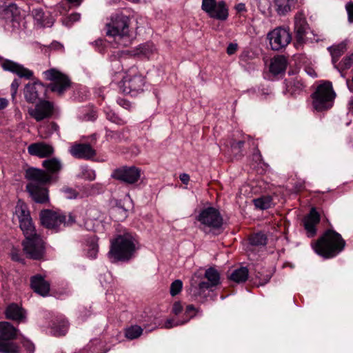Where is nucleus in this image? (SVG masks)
<instances>
[{"label": "nucleus", "mask_w": 353, "mask_h": 353, "mask_svg": "<svg viewBox=\"0 0 353 353\" xmlns=\"http://www.w3.org/2000/svg\"><path fill=\"white\" fill-rule=\"evenodd\" d=\"M112 176L124 183L133 184L139 179L141 170L134 166L122 167L114 170Z\"/></svg>", "instance_id": "ddd939ff"}, {"label": "nucleus", "mask_w": 353, "mask_h": 353, "mask_svg": "<svg viewBox=\"0 0 353 353\" xmlns=\"http://www.w3.org/2000/svg\"><path fill=\"white\" fill-rule=\"evenodd\" d=\"M15 215L18 218L19 227L26 237L23 241V251L32 259H40L44 254L43 241L36 232L26 204L19 200L15 206Z\"/></svg>", "instance_id": "f257e3e1"}, {"label": "nucleus", "mask_w": 353, "mask_h": 353, "mask_svg": "<svg viewBox=\"0 0 353 353\" xmlns=\"http://www.w3.org/2000/svg\"><path fill=\"white\" fill-rule=\"evenodd\" d=\"M26 178L36 185H43L50 180V176L43 170L33 168L26 170Z\"/></svg>", "instance_id": "412c9836"}, {"label": "nucleus", "mask_w": 353, "mask_h": 353, "mask_svg": "<svg viewBox=\"0 0 353 353\" xmlns=\"http://www.w3.org/2000/svg\"><path fill=\"white\" fill-rule=\"evenodd\" d=\"M143 332V329L139 325H133L125 330V336L130 340L139 337Z\"/></svg>", "instance_id": "f704fd0d"}, {"label": "nucleus", "mask_w": 353, "mask_h": 353, "mask_svg": "<svg viewBox=\"0 0 353 353\" xmlns=\"http://www.w3.org/2000/svg\"><path fill=\"white\" fill-rule=\"evenodd\" d=\"M88 219L91 220H97L101 217V212L95 208H90L86 211Z\"/></svg>", "instance_id": "c03bdc74"}, {"label": "nucleus", "mask_w": 353, "mask_h": 353, "mask_svg": "<svg viewBox=\"0 0 353 353\" xmlns=\"http://www.w3.org/2000/svg\"><path fill=\"white\" fill-rule=\"evenodd\" d=\"M8 105V101L6 98H0V110L4 109Z\"/></svg>", "instance_id": "bf43d9fd"}, {"label": "nucleus", "mask_w": 353, "mask_h": 353, "mask_svg": "<svg viewBox=\"0 0 353 353\" xmlns=\"http://www.w3.org/2000/svg\"><path fill=\"white\" fill-rule=\"evenodd\" d=\"M197 219L203 225L214 229L221 228L223 224V218L220 212L212 207L203 209Z\"/></svg>", "instance_id": "f8f14e48"}, {"label": "nucleus", "mask_w": 353, "mask_h": 353, "mask_svg": "<svg viewBox=\"0 0 353 353\" xmlns=\"http://www.w3.org/2000/svg\"><path fill=\"white\" fill-rule=\"evenodd\" d=\"M68 322L65 320L61 321L57 324H54L52 330L53 334L56 336H63L68 331Z\"/></svg>", "instance_id": "c9c22d12"}, {"label": "nucleus", "mask_w": 353, "mask_h": 353, "mask_svg": "<svg viewBox=\"0 0 353 353\" xmlns=\"http://www.w3.org/2000/svg\"><path fill=\"white\" fill-rule=\"evenodd\" d=\"M349 109L350 111L353 112V97L351 99V100L349 102Z\"/></svg>", "instance_id": "0e129e2a"}, {"label": "nucleus", "mask_w": 353, "mask_h": 353, "mask_svg": "<svg viewBox=\"0 0 353 353\" xmlns=\"http://www.w3.org/2000/svg\"><path fill=\"white\" fill-rule=\"evenodd\" d=\"M276 11L279 15H285L294 9L298 0H274Z\"/></svg>", "instance_id": "a878e982"}, {"label": "nucleus", "mask_w": 353, "mask_h": 353, "mask_svg": "<svg viewBox=\"0 0 353 353\" xmlns=\"http://www.w3.org/2000/svg\"><path fill=\"white\" fill-rule=\"evenodd\" d=\"M43 166L51 173L59 172L62 168L61 161L57 158H52L43 161Z\"/></svg>", "instance_id": "cd10ccee"}, {"label": "nucleus", "mask_w": 353, "mask_h": 353, "mask_svg": "<svg viewBox=\"0 0 353 353\" xmlns=\"http://www.w3.org/2000/svg\"><path fill=\"white\" fill-rule=\"evenodd\" d=\"M69 152L77 159H89L96 155L95 150L88 143H74L70 146Z\"/></svg>", "instance_id": "dca6fc26"}, {"label": "nucleus", "mask_w": 353, "mask_h": 353, "mask_svg": "<svg viewBox=\"0 0 353 353\" xmlns=\"http://www.w3.org/2000/svg\"><path fill=\"white\" fill-rule=\"evenodd\" d=\"M137 245V241L132 234L119 235L111 242L109 256L114 261H128L133 256Z\"/></svg>", "instance_id": "20e7f679"}, {"label": "nucleus", "mask_w": 353, "mask_h": 353, "mask_svg": "<svg viewBox=\"0 0 353 353\" xmlns=\"http://www.w3.org/2000/svg\"><path fill=\"white\" fill-rule=\"evenodd\" d=\"M187 322H188V319H185L183 321H174L173 319H168L165 321L163 327L165 328L170 329L175 326L183 325Z\"/></svg>", "instance_id": "a18cd8bd"}, {"label": "nucleus", "mask_w": 353, "mask_h": 353, "mask_svg": "<svg viewBox=\"0 0 353 353\" xmlns=\"http://www.w3.org/2000/svg\"><path fill=\"white\" fill-rule=\"evenodd\" d=\"M327 49L331 54L332 63L335 65L339 58L345 52L346 45L344 43H341L329 47Z\"/></svg>", "instance_id": "c85d7f7f"}, {"label": "nucleus", "mask_w": 353, "mask_h": 353, "mask_svg": "<svg viewBox=\"0 0 353 353\" xmlns=\"http://www.w3.org/2000/svg\"><path fill=\"white\" fill-rule=\"evenodd\" d=\"M43 90L44 86L41 83H28L24 88L23 94L28 102L34 103L39 97V92Z\"/></svg>", "instance_id": "4be33fe9"}, {"label": "nucleus", "mask_w": 353, "mask_h": 353, "mask_svg": "<svg viewBox=\"0 0 353 353\" xmlns=\"http://www.w3.org/2000/svg\"><path fill=\"white\" fill-rule=\"evenodd\" d=\"M19 14V9L14 3L0 6V15L6 20H13Z\"/></svg>", "instance_id": "bb28decb"}, {"label": "nucleus", "mask_w": 353, "mask_h": 353, "mask_svg": "<svg viewBox=\"0 0 353 353\" xmlns=\"http://www.w3.org/2000/svg\"><path fill=\"white\" fill-rule=\"evenodd\" d=\"M6 316L7 319L17 322H23L26 319L23 310L14 303H12L8 306L6 310Z\"/></svg>", "instance_id": "b1692460"}, {"label": "nucleus", "mask_w": 353, "mask_h": 353, "mask_svg": "<svg viewBox=\"0 0 353 353\" xmlns=\"http://www.w3.org/2000/svg\"><path fill=\"white\" fill-rule=\"evenodd\" d=\"M287 64V59L285 57L281 55L274 57L271 61L270 71L274 74H281L285 72Z\"/></svg>", "instance_id": "393cba45"}, {"label": "nucleus", "mask_w": 353, "mask_h": 353, "mask_svg": "<svg viewBox=\"0 0 353 353\" xmlns=\"http://www.w3.org/2000/svg\"><path fill=\"white\" fill-rule=\"evenodd\" d=\"M26 190L35 202L43 203L48 201V190L43 185H36L34 183H28Z\"/></svg>", "instance_id": "a211bd4d"}, {"label": "nucleus", "mask_w": 353, "mask_h": 353, "mask_svg": "<svg viewBox=\"0 0 353 353\" xmlns=\"http://www.w3.org/2000/svg\"><path fill=\"white\" fill-rule=\"evenodd\" d=\"M80 19V14L79 13H74L70 16V19L72 21H79Z\"/></svg>", "instance_id": "052dcab7"}, {"label": "nucleus", "mask_w": 353, "mask_h": 353, "mask_svg": "<svg viewBox=\"0 0 353 353\" xmlns=\"http://www.w3.org/2000/svg\"><path fill=\"white\" fill-rule=\"evenodd\" d=\"M40 220L41 224L48 229L57 230L61 224L69 226L75 222L74 217L68 214V219L66 220V216L50 210H45L40 212Z\"/></svg>", "instance_id": "6e6552de"}, {"label": "nucleus", "mask_w": 353, "mask_h": 353, "mask_svg": "<svg viewBox=\"0 0 353 353\" xmlns=\"http://www.w3.org/2000/svg\"><path fill=\"white\" fill-rule=\"evenodd\" d=\"M179 179L184 184H188L190 181V176L188 174L183 173L180 174Z\"/></svg>", "instance_id": "13d9d810"}, {"label": "nucleus", "mask_w": 353, "mask_h": 353, "mask_svg": "<svg viewBox=\"0 0 353 353\" xmlns=\"http://www.w3.org/2000/svg\"><path fill=\"white\" fill-rule=\"evenodd\" d=\"M236 49H237L236 44L230 43L227 48V52L229 54H232L236 52Z\"/></svg>", "instance_id": "4d7b16f0"}, {"label": "nucleus", "mask_w": 353, "mask_h": 353, "mask_svg": "<svg viewBox=\"0 0 353 353\" xmlns=\"http://www.w3.org/2000/svg\"><path fill=\"white\" fill-rule=\"evenodd\" d=\"M130 19L122 14L113 15L110 21L105 25L106 35L114 38L121 46H128L131 43L132 37L129 29Z\"/></svg>", "instance_id": "f03ea898"}, {"label": "nucleus", "mask_w": 353, "mask_h": 353, "mask_svg": "<svg viewBox=\"0 0 353 353\" xmlns=\"http://www.w3.org/2000/svg\"><path fill=\"white\" fill-rule=\"evenodd\" d=\"M320 221V215L314 208L303 219V225L307 232V236L312 237L316 233V227Z\"/></svg>", "instance_id": "6ab92c4d"}, {"label": "nucleus", "mask_w": 353, "mask_h": 353, "mask_svg": "<svg viewBox=\"0 0 353 353\" xmlns=\"http://www.w3.org/2000/svg\"><path fill=\"white\" fill-rule=\"evenodd\" d=\"M303 83L301 79L296 78L293 81L290 82L289 89L292 93L296 94L303 90L304 88Z\"/></svg>", "instance_id": "ea45409f"}, {"label": "nucleus", "mask_w": 353, "mask_h": 353, "mask_svg": "<svg viewBox=\"0 0 353 353\" xmlns=\"http://www.w3.org/2000/svg\"><path fill=\"white\" fill-rule=\"evenodd\" d=\"M117 103L120 106H121L127 110H129L131 108V104L130 103V102L125 99L119 98L117 99Z\"/></svg>", "instance_id": "3c124183"}, {"label": "nucleus", "mask_w": 353, "mask_h": 353, "mask_svg": "<svg viewBox=\"0 0 353 353\" xmlns=\"http://www.w3.org/2000/svg\"><path fill=\"white\" fill-rule=\"evenodd\" d=\"M88 256L91 259L96 258L98 253V245L95 237L90 239V240L88 241Z\"/></svg>", "instance_id": "e433bc0d"}, {"label": "nucleus", "mask_w": 353, "mask_h": 353, "mask_svg": "<svg viewBox=\"0 0 353 353\" xmlns=\"http://www.w3.org/2000/svg\"><path fill=\"white\" fill-rule=\"evenodd\" d=\"M138 50H139V52H138L139 54L149 57L152 54L155 49L152 43H145L141 45L139 47Z\"/></svg>", "instance_id": "a19ab883"}, {"label": "nucleus", "mask_w": 353, "mask_h": 353, "mask_svg": "<svg viewBox=\"0 0 353 353\" xmlns=\"http://www.w3.org/2000/svg\"><path fill=\"white\" fill-rule=\"evenodd\" d=\"M215 0H203L202 9L207 12L210 17H218L213 12V8L216 6Z\"/></svg>", "instance_id": "58836bf2"}, {"label": "nucleus", "mask_w": 353, "mask_h": 353, "mask_svg": "<svg viewBox=\"0 0 353 353\" xmlns=\"http://www.w3.org/2000/svg\"><path fill=\"white\" fill-rule=\"evenodd\" d=\"M335 96L330 82L325 81L320 84L312 96L313 108L317 111L330 108Z\"/></svg>", "instance_id": "39448f33"}, {"label": "nucleus", "mask_w": 353, "mask_h": 353, "mask_svg": "<svg viewBox=\"0 0 353 353\" xmlns=\"http://www.w3.org/2000/svg\"><path fill=\"white\" fill-rule=\"evenodd\" d=\"M32 14L34 19L37 21V24L42 26H51L52 24V21L45 19L44 12L41 8L33 9Z\"/></svg>", "instance_id": "2f4dec72"}, {"label": "nucleus", "mask_w": 353, "mask_h": 353, "mask_svg": "<svg viewBox=\"0 0 353 353\" xmlns=\"http://www.w3.org/2000/svg\"><path fill=\"white\" fill-rule=\"evenodd\" d=\"M10 256H11L12 259L15 261H20L21 259V256H20L19 251L15 248H13L11 250Z\"/></svg>", "instance_id": "603ef678"}, {"label": "nucleus", "mask_w": 353, "mask_h": 353, "mask_svg": "<svg viewBox=\"0 0 353 353\" xmlns=\"http://www.w3.org/2000/svg\"><path fill=\"white\" fill-rule=\"evenodd\" d=\"M31 287L39 294L45 296L50 291V284L41 276L36 275L31 279Z\"/></svg>", "instance_id": "5701e85b"}, {"label": "nucleus", "mask_w": 353, "mask_h": 353, "mask_svg": "<svg viewBox=\"0 0 353 353\" xmlns=\"http://www.w3.org/2000/svg\"><path fill=\"white\" fill-rule=\"evenodd\" d=\"M235 9L237 11V12H239V13L245 12L247 11L245 5L243 3H238L235 6Z\"/></svg>", "instance_id": "6e6d98bb"}, {"label": "nucleus", "mask_w": 353, "mask_h": 353, "mask_svg": "<svg viewBox=\"0 0 353 353\" xmlns=\"http://www.w3.org/2000/svg\"><path fill=\"white\" fill-rule=\"evenodd\" d=\"M256 208L260 210H266L273 205L272 197L270 196H263L253 201Z\"/></svg>", "instance_id": "473e14b6"}, {"label": "nucleus", "mask_w": 353, "mask_h": 353, "mask_svg": "<svg viewBox=\"0 0 353 353\" xmlns=\"http://www.w3.org/2000/svg\"><path fill=\"white\" fill-rule=\"evenodd\" d=\"M17 334L16 330L8 322H0V352L17 353L19 348L11 340Z\"/></svg>", "instance_id": "1a4fd4ad"}, {"label": "nucleus", "mask_w": 353, "mask_h": 353, "mask_svg": "<svg viewBox=\"0 0 353 353\" xmlns=\"http://www.w3.org/2000/svg\"><path fill=\"white\" fill-rule=\"evenodd\" d=\"M112 121L119 125H123L126 123V121L123 119H120L119 117H116L114 120H112Z\"/></svg>", "instance_id": "680f3d73"}, {"label": "nucleus", "mask_w": 353, "mask_h": 353, "mask_svg": "<svg viewBox=\"0 0 353 353\" xmlns=\"http://www.w3.org/2000/svg\"><path fill=\"white\" fill-rule=\"evenodd\" d=\"M70 3L73 4L74 6H79L83 0H67Z\"/></svg>", "instance_id": "e2e57ef3"}, {"label": "nucleus", "mask_w": 353, "mask_h": 353, "mask_svg": "<svg viewBox=\"0 0 353 353\" xmlns=\"http://www.w3.org/2000/svg\"><path fill=\"white\" fill-rule=\"evenodd\" d=\"M204 278L208 281H201L198 286L192 285L191 292L196 299L199 298L205 299L206 298L205 291L216 287L220 283V274L214 268H210L205 270Z\"/></svg>", "instance_id": "0eeeda50"}, {"label": "nucleus", "mask_w": 353, "mask_h": 353, "mask_svg": "<svg viewBox=\"0 0 353 353\" xmlns=\"http://www.w3.org/2000/svg\"><path fill=\"white\" fill-rule=\"evenodd\" d=\"M195 311V307L193 305H188L186 307L185 314L187 316L186 319H188V321L192 318L194 315V312Z\"/></svg>", "instance_id": "09e8293b"}, {"label": "nucleus", "mask_w": 353, "mask_h": 353, "mask_svg": "<svg viewBox=\"0 0 353 353\" xmlns=\"http://www.w3.org/2000/svg\"><path fill=\"white\" fill-rule=\"evenodd\" d=\"M145 83L144 77L137 68L132 67L123 77L119 88L123 93L134 96L143 90Z\"/></svg>", "instance_id": "423d86ee"}, {"label": "nucleus", "mask_w": 353, "mask_h": 353, "mask_svg": "<svg viewBox=\"0 0 353 353\" xmlns=\"http://www.w3.org/2000/svg\"><path fill=\"white\" fill-rule=\"evenodd\" d=\"M346 9L348 14L349 21L350 22H353V3L347 4Z\"/></svg>", "instance_id": "864d4df0"}, {"label": "nucleus", "mask_w": 353, "mask_h": 353, "mask_svg": "<svg viewBox=\"0 0 353 353\" xmlns=\"http://www.w3.org/2000/svg\"><path fill=\"white\" fill-rule=\"evenodd\" d=\"M46 79L52 81L48 88L52 92L62 95L70 86V80L65 74L52 68L43 72Z\"/></svg>", "instance_id": "9d476101"}, {"label": "nucleus", "mask_w": 353, "mask_h": 353, "mask_svg": "<svg viewBox=\"0 0 353 353\" xmlns=\"http://www.w3.org/2000/svg\"><path fill=\"white\" fill-rule=\"evenodd\" d=\"M310 31L309 26L303 13L299 12L294 17V32L296 42L302 44L306 39V36Z\"/></svg>", "instance_id": "4468645a"}, {"label": "nucleus", "mask_w": 353, "mask_h": 353, "mask_svg": "<svg viewBox=\"0 0 353 353\" xmlns=\"http://www.w3.org/2000/svg\"><path fill=\"white\" fill-rule=\"evenodd\" d=\"M353 65V54L347 56L338 64L335 65V68L342 73V71L350 68Z\"/></svg>", "instance_id": "4c0bfd02"}, {"label": "nucleus", "mask_w": 353, "mask_h": 353, "mask_svg": "<svg viewBox=\"0 0 353 353\" xmlns=\"http://www.w3.org/2000/svg\"><path fill=\"white\" fill-rule=\"evenodd\" d=\"M3 70L17 74L21 78L30 79L33 77L32 71L10 60H6L1 64Z\"/></svg>", "instance_id": "f3484780"}, {"label": "nucleus", "mask_w": 353, "mask_h": 353, "mask_svg": "<svg viewBox=\"0 0 353 353\" xmlns=\"http://www.w3.org/2000/svg\"><path fill=\"white\" fill-rule=\"evenodd\" d=\"M345 245L341 234L332 230H327L315 243V252L325 258H332L341 252Z\"/></svg>", "instance_id": "7ed1b4c3"}, {"label": "nucleus", "mask_w": 353, "mask_h": 353, "mask_svg": "<svg viewBox=\"0 0 353 353\" xmlns=\"http://www.w3.org/2000/svg\"><path fill=\"white\" fill-rule=\"evenodd\" d=\"M252 145L254 146V151L252 154V159L256 161V163H260L262 161V156L261 154L258 149V146L256 144H255L254 142H252Z\"/></svg>", "instance_id": "de8ad7c7"}, {"label": "nucleus", "mask_w": 353, "mask_h": 353, "mask_svg": "<svg viewBox=\"0 0 353 353\" xmlns=\"http://www.w3.org/2000/svg\"><path fill=\"white\" fill-rule=\"evenodd\" d=\"M183 283L181 280H175L170 285V294L172 296L178 294L182 290Z\"/></svg>", "instance_id": "37998d69"}, {"label": "nucleus", "mask_w": 353, "mask_h": 353, "mask_svg": "<svg viewBox=\"0 0 353 353\" xmlns=\"http://www.w3.org/2000/svg\"><path fill=\"white\" fill-rule=\"evenodd\" d=\"M183 310V306L180 302H175L172 306V312L175 315L179 314Z\"/></svg>", "instance_id": "8fccbe9b"}, {"label": "nucleus", "mask_w": 353, "mask_h": 353, "mask_svg": "<svg viewBox=\"0 0 353 353\" xmlns=\"http://www.w3.org/2000/svg\"><path fill=\"white\" fill-rule=\"evenodd\" d=\"M34 346L33 345L30 344L28 347V350L30 352V353H32L34 352Z\"/></svg>", "instance_id": "69168bd1"}, {"label": "nucleus", "mask_w": 353, "mask_h": 353, "mask_svg": "<svg viewBox=\"0 0 353 353\" xmlns=\"http://www.w3.org/2000/svg\"><path fill=\"white\" fill-rule=\"evenodd\" d=\"M61 191L63 196L68 199H74L79 196L78 192L69 187H63Z\"/></svg>", "instance_id": "79ce46f5"}, {"label": "nucleus", "mask_w": 353, "mask_h": 353, "mask_svg": "<svg viewBox=\"0 0 353 353\" xmlns=\"http://www.w3.org/2000/svg\"><path fill=\"white\" fill-rule=\"evenodd\" d=\"M19 85H20L19 81L16 79H14V81L11 83L10 90H11V96H12V98L13 100L15 99Z\"/></svg>", "instance_id": "49530a36"}, {"label": "nucleus", "mask_w": 353, "mask_h": 353, "mask_svg": "<svg viewBox=\"0 0 353 353\" xmlns=\"http://www.w3.org/2000/svg\"><path fill=\"white\" fill-rule=\"evenodd\" d=\"M250 242L252 245L265 246L267 243V236L263 233H256L250 236Z\"/></svg>", "instance_id": "72a5a7b5"}, {"label": "nucleus", "mask_w": 353, "mask_h": 353, "mask_svg": "<svg viewBox=\"0 0 353 353\" xmlns=\"http://www.w3.org/2000/svg\"><path fill=\"white\" fill-rule=\"evenodd\" d=\"M248 277V270L246 268H241L234 270L230 274V279L236 283H243Z\"/></svg>", "instance_id": "c756f323"}, {"label": "nucleus", "mask_w": 353, "mask_h": 353, "mask_svg": "<svg viewBox=\"0 0 353 353\" xmlns=\"http://www.w3.org/2000/svg\"><path fill=\"white\" fill-rule=\"evenodd\" d=\"M244 142H245V140L233 141L231 144V148L232 149H241L243 146Z\"/></svg>", "instance_id": "5fc2aeb1"}, {"label": "nucleus", "mask_w": 353, "mask_h": 353, "mask_svg": "<svg viewBox=\"0 0 353 353\" xmlns=\"http://www.w3.org/2000/svg\"><path fill=\"white\" fill-rule=\"evenodd\" d=\"M53 105L48 101H41L37 103L34 108L28 110L30 115L37 121L50 117L52 114Z\"/></svg>", "instance_id": "2eb2a0df"}, {"label": "nucleus", "mask_w": 353, "mask_h": 353, "mask_svg": "<svg viewBox=\"0 0 353 353\" xmlns=\"http://www.w3.org/2000/svg\"><path fill=\"white\" fill-rule=\"evenodd\" d=\"M270 45L273 50H279L285 48L291 41L290 31L285 28H276L268 34Z\"/></svg>", "instance_id": "9b49d317"}, {"label": "nucleus", "mask_w": 353, "mask_h": 353, "mask_svg": "<svg viewBox=\"0 0 353 353\" xmlns=\"http://www.w3.org/2000/svg\"><path fill=\"white\" fill-rule=\"evenodd\" d=\"M213 12L218 17H211L219 20H225L228 17V10L226 8V5L223 1H219L216 3V6L213 8Z\"/></svg>", "instance_id": "7c9ffc66"}, {"label": "nucleus", "mask_w": 353, "mask_h": 353, "mask_svg": "<svg viewBox=\"0 0 353 353\" xmlns=\"http://www.w3.org/2000/svg\"><path fill=\"white\" fill-rule=\"evenodd\" d=\"M28 152L31 155L45 158L54 153V148L44 142H38L30 144L28 147Z\"/></svg>", "instance_id": "aec40b11"}]
</instances>
